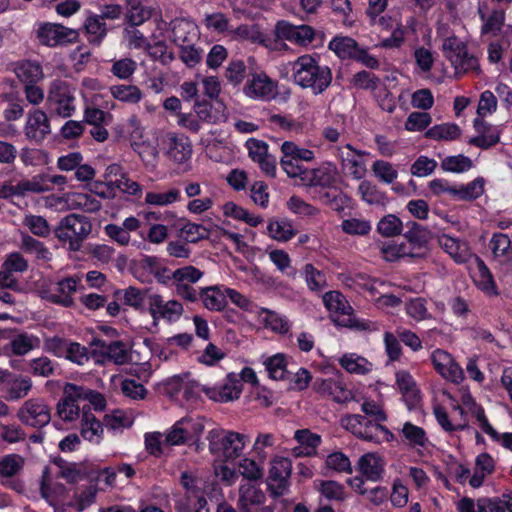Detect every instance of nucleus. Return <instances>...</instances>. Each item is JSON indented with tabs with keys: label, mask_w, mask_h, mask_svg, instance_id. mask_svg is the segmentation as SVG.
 Listing matches in <instances>:
<instances>
[{
	"label": "nucleus",
	"mask_w": 512,
	"mask_h": 512,
	"mask_svg": "<svg viewBox=\"0 0 512 512\" xmlns=\"http://www.w3.org/2000/svg\"><path fill=\"white\" fill-rule=\"evenodd\" d=\"M369 22L370 25L378 26L381 30H391V35L389 37L380 39V41L375 45L377 48L399 49L402 47L405 42V27L401 20L388 14H382L376 17L374 21Z\"/></svg>",
	"instance_id": "obj_13"
},
{
	"label": "nucleus",
	"mask_w": 512,
	"mask_h": 512,
	"mask_svg": "<svg viewBox=\"0 0 512 512\" xmlns=\"http://www.w3.org/2000/svg\"><path fill=\"white\" fill-rule=\"evenodd\" d=\"M93 344L106 348L107 357L117 365H123L129 362L130 355L126 346L121 341H112L107 343L104 339L95 337Z\"/></svg>",
	"instance_id": "obj_46"
},
{
	"label": "nucleus",
	"mask_w": 512,
	"mask_h": 512,
	"mask_svg": "<svg viewBox=\"0 0 512 512\" xmlns=\"http://www.w3.org/2000/svg\"><path fill=\"white\" fill-rule=\"evenodd\" d=\"M87 39L90 43L99 45L107 34V27L101 16L89 15L84 22Z\"/></svg>",
	"instance_id": "obj_51"
},
{
	"label": "nucleus",
	"mask_w": 512,
	"mask_h": 512,
	"mask_svg": "<svg viewBox=\"0 0 512 512\" xmlns=\"http://www.w3.org/2000/svg\"><path fill=\"white\" fill-rule=\"evenodd\" d=\"M396 383L408 408H415L420 402V393L413 377L407 371H398L396 373Z\"/></svg>",
	"instance_id": "obj_39"
},
{
	"label": "nucleus",
	"mask_w": 512,
	"mask_h": 512,
	"mask_svg": "<svg viewBox=\"0 0 512 512\" xmlns=\"http://www.w3.org/2000/svg\"><path fill=\"white\" fill-rule=\"evenodd\" d=\"M438 244L458 264L470 261L474 254L467 241L442 233L437 237Z\"/></svg>",
	"instance_id": "obj_25"
},
{
	"label": "nucleus",
	"mask_w": 512,
	"mask_h": 512,
	"mask_svg": "<svg viewBox=\"0 0 512 512\" xmlns=\"http://www.w3.org/2000/svg\"><path fill=\"white\" fill-rule=\"evenodd\" d=\"M339 363L349 373L366 374L372 370V364L366 358L355 353L343 355Z\"/></svg>",
	"instance_id": "obj_56"
},
{
	"label": "nucleus",
	"mask_w": 512,
	"mask_h": 512,
	"mask_svg": "<svg viewBox=\"0 0 512 512\" xmlns=\"http://www.w3.org/2000/svg\"><path fill=\"white\" fill-rule=\"evenodd\" d=\"M248 155L257 163L263 173L270 177L276 175V158L268 153V145L262 140L250 138L245 144Z\"/></svg>",
	"instance_id": "obj_22"
},
{
	"label": "nucleus",
	"mask_w": 512,
	"mask_h": 512,
	"mask_svg": "<svg viewBox=\"0 0 512 512\" xmlns=\"http://www.w3.org/2000/svg\"><path fill=\"white\" fill-rule=\"evenodd\" d=\"M274 35L279 40L307 47L315 39L316 32L313 27L306 24L294 25L287 20H279L274 26Z\"/></svg>",
	"instance_id": "obj_11"
},
{
	"label": "nucleus",
	"mask_w": 512,
	"mask_h": 512,
	"mask_svg": "<svg viewBox=\"0 0 512 512\" xmlns=\"http://www.w3.org/2000/svg\"><path fill=\"white\" fill-rule=\"evenodd\" d=\"M17 417L24 425L41 428L51 420L50 409L42 398L26 400L17 412Z\"/></svg>",
	"instance_id": "obj_12"
},
{
	"label": "nucleus",
	"mask_w": 512,
	"mask_h": 512,
	"mask_svg": "<svg viewBox=\"0 0 512 512\" xmlns=\"http://www.w3.org/2000/svg\"><path fill=\"white\" fill-rule=\"evenodd\" d=\"M292 471V463L286 457H277L271 461L269 470L270 485L277 489L278 494H283L288 486V479Z\"/></svg>",
	"instance_id": "obj_31"
},
{
	"label": "nucleus",
	"mask_w": 512,
	"mask_h": 512,
	"mask_svg": "<svg viewBox=\"0 0 512 512\" xmlns=\"http://www.w3.org/2000/svg\"><path fill=\"white\" fill-rule=\"evenodd\" d=\"M485 181L482 177H478L473 181L456 187L455 197L459 200H474L484 193Z\"/></svg>",
	"instance_id": "obj_61"
},
{
	"label": "nucleus",
	"mask_w": 512,
	"mask_h": 512,
	"mask_svg": "<svg viewBox=\"0 0 512 512\" xmlns=\"http://www.w3.org/2000/svg\"><path fill=\"white\" fill-rule=\"evenodd\" d=\"M82 277L73 275L66 277L56 283L55 288L50 292L49 299L56 304H61L65 307L73 304L72 295L78 289Z\"/></svg>",
	"instance_id": "obj_30"
},
{
	"label": "nucleus",
	"mask_w": 512,
	"mask_h": 512,
	"mask_svg": "<svg viewBox=\"0 0 512 512\" xmlns=\"http://www.w3.org/2000/svg\"><path fill=\"white\" fill-rule=\"evenodd\" d=\"M493 259L500 265L512 264V243L508 235L494 233L489 241Z\"/></svg>",
	"instance_id": "obj_38"
},
{
	"label": "nucleus",
	"mask_w": 512,
	"mask_h": 512,
	"mask_svg": "<svg viewBox=\"0 0 512 512\" xmlns=\"http://www.w3.org/2000/svg\"><path fill=\"white\" fill-rule=\"evenodd\" d=\"M5 386L6 400L18 401L25 398L30 393L33 383L28 376L21 374L14 375L7 371Z\"/></svg>",
	"instance_id": "obj_33"
},
{
	"label": "nucleus",
	"mask_w": 512,
	"mask_h": 512,
	"mask_svg": "<svg viewBox=\"0 0 512 512\" xmlns=\"http://www.w3.org/2000/svg\"><path fill=\"white\" fill-rule=\"evenodd\" d=\"M109 93L115 100L128 105H137L144 97L142 90L133 84L111 85Z\"/></svg>",
	"instance_id": "obj_43"
},
{
	"label": "nucleus",
	"mask_w": 512,
	"mask_h": 512,
	"mask_svg": "<svg viewBox=\"0 0 512 512\" xmlns=\"http://www.w3.org/2000/svg\"><path fill=\"white\" fill-rule=\"evenodd\" d=\"M39 490L41 497L53 507H56L58 500L65 493V486L62 483L55 482L48 467H44L39 481Z\"/></svg>",
	"instance_id": "obj_36"
},
{
	"label": "nucleus",
	"mask_w": 512,
	"mask_h": 512,
	"mask_svg": "<svg viewBox=\"0 0 512 512\" xmlns=\"http://www.w3.org/2000/svg\"><path fill=\"white\" fill-rule=\"evenodd\" d=\"M25 137L35 143H41L50 133V121L41 109L29 111L23 127Z\"/></svg>",
	"instance_id": "obj_20"
},
{
	"label": "nucleus",
	"mask_w": 512,
	"mask_h": 512,
	"mask_svg": "<svg viewBox=\"0 0 512 512\" xmlns=\"http://www.w3.org/2000/svg\"><path fill=\"white\" fill-rule=\"evenodd\" d=\"M461 134L459 126L455 123H442L429 128L425 132V137L435 141H452Z\"/></svg>",
	"instance_id": "obj_53"
},
{
	"label": "nucleus",
	"mask_w": 512,
	"mask_h": 512,
	"mask_svg": "<svg viewBox=\"0 0 512 512\" xmlns=\"http://www.w3.org/2000/svg\"><path fill=\"white\" fill-rule=\"evenodd\" d=\"M64 205L69 210H83L94 213L101 209L102 204L93 194L83 192H68L63 195Z\"/></svg>",
	"instance_id": "obj_34"
},
{
	"label": "nucleus",
	"mask_w": 512,
	"mask_h": 512,
	"mask_svg": "<svg viewBox=\"0 0 512 512\" xmlns=\"http://www.w3.org/2000/svg\"><path fill=\"white\" fill-rule=\"evenodd\" d=\"M358 194L369 205H385L387 202L386 194L376 184L368 180H363L359 184Z\"/></svg>",
	"instance_id": "obj_55"
},
{
	"label": "nucleus",
	"mask_w": 512,
	"mask_h": 512,
	"mask_svg": "<svg viewBox=\"0 0 512 512\" xmlns=\"http://www.w3.org/2000/svg\"><path fill=\"white\" fill-rule=\"evenodd\" d=\"M113 297L118 299L123 307H129L135 311L145 310L147 291L144 289L135 286L125 289L117 288L113 291Z\"/></svg>",
	"instance_id": "obj_37"
},
{
	"label": "nucleus",
	"mask_w": 512,
	"mask_h": 512,
	"mask_svg": "<svg viewBox=\"0 0 512 512\" xmlns=\"http://www.w3.org/2000/svg\"><path fill=\"white\" fill-rule=\"evenodd\" d=\"M206 439L209 452L221 461L239 458L249 442L248 435L222 428L208 431Z\"/></svg>",
	"instance_id": "obj_2"
},
{
	"label": "nucleus",
	"mask_w": 512,
	"mask_h": 512,
	"mask_svg": "<svg viewBox=\"0 0 512 512\" xmlns=\"http://www.w3.org/2000/svg\"><path fill=\"white\" fill-rule=\"evenodd\" d=\"M294 439L299 446L294 448L297 456H312L321 444V436L309 429H300L294 433Z\"/></svg>",
	"instance_id": "obj_42"
},
{
	"label": "nucleus",
	"mask_w": 512,
	"mask_h": 512,
	"mask_svg": "<svg viewBox=\"0 0 512 512\" xmlns=\"http://www.w3.org/2000/svg\"><path fill=\"white\" fill-rule=\"evenodd\" d=\"M340 425L343 429L353 434L356 438L380 444L382 442H391L394 435L390 430L370 420L361 414H346L340 419Z\"/></svg>",
	"instance_id": "obj_3"
},
{
	"label": "nucleus",
	"mask_w": 512,
	"mask_h": 512,
	"mask_svg": "<svg viewBox=\"0 0 512 512\" xmlns=\"http://www.w3.org/2000/svg\"><path fill=\"white\" fill-rule=\"evenodd\" d=\"M369 155V152L356 149L351 144L338 146L335 149V156L340 162L342 171L355 180L365 177L367 167L364 157Z\"/></svg>",
	"instance_id": "obj_9"
},
{
	"label": "nucleus",
	"mask_w": 512,
	"mask_h": 512,
	"mask_svg": "<svg viewBox=\"0 0 512 512\" xmlns=\"http://www.w3.org/2000/svg\"><path fill=\"white\" fill-rule=\"evenodd\" d=\"M281 154L303 162H313L316 158L315 152L306 147L299 146L293 141H284L280 146Z\"/></svg>",
	"instance_id": "obj_60"
},
{
	"label": "nucleus",
	"mask_w": 512,
	"mask_h": 512,
	"mask_svg": "<svg viewBox=\"0 0 512 512\" xmlns=\"http://www.w3.org/2000/svg\"><path fill=\"white\" fill-rule=\"evenodd\" d=\"M292 82L302 89L310 90L313 95L325 92L332 83V71L321 63L316 53L303 54L288 62Z\"/></svg>",
	"instance_id": "obj_1"
},
{
	"label": "nucleus",
	"mask_w": 512,
	"mask_h": 512,
	"mask_svg": "<svg viewBox=\"0 0 512 512\" xmlns=\"http://www.w3.org/2000/svg\"><path fill=\"white\" fill-rule=\"evenodd\" d=\"M431 361L435 370L446 380L459 384L464 380L462 367L448 352L437 349L431 354Z\"/></svg>",
	"instance_id": "obj_19"
},
{
	"label": "nucleus",
	"mask_w": 512,
	"mask_h": 512,
	"mask_svg": "<svg viewBox=\"0 0 512 512\" xmlns=\"http://www.w3.org/2000/svg\"><path fill=\"white\" fill-rule=\"evenodd\" d=\"M80 434L84 440L92 444H100L104 436L103 424L90 412L82 407V417L80 421Z\"/></svg>",
	"instance_id": "obj_35"
},
{
	"label": "nucleus",
	"mask_w": 512,
	"mask_h": 512,
	"mask_svg": "<svg viewBox=\"0 0 512 512\" xmlns=\"http://www.w3.org/2000/svg\"><path fill=\"white\" fill-rule=\"evenodd\" d=\"M133 150L138 154L146 168H155L159 158V150L156 142L148 139L138 143Z\"/></svg>",
	"instance_id": "obj_57"
},
{
	"label": "nucleus",
	"mask_w": 512,
	"mask_h": 512,
	"mask_svg": "<svg viewBox=\"0 0 512 512\" xmlns=\"http://www.w3.org/2000/svg\"><path fill=\"white\" fill-rule=\"evenodd\" d=\"M229 37L236 41H249L259 43L265 47H270L266 36L260 31L257 25L243 24L237 28H232Z\"/></svg>",
	"instance_id": "obj_44"
},
{
	"label": "nucleus",
	"mask_w": 512,
	"mask_h": 512,
	"mask_svg": "<svg viewBox=\"0 0 512 512\" xmlns=\"http://www.w3.org/2000/svg\"><path fill=\"white\" fill-rule=\"evenodd\" d=\"M205 430V419L202 417L186 416L176 421L165 432V444L180 446L198 440Z\"/></svg>",
	"instance_id": "obj_7"
},
{
	"label": "nucleus",
	"mask_w": 512,
	"mask_h": 512,
	"mask_svg": "<svg viewBox=\"0 0 512 512\" xmlns=\"http://www.w3.org/2000/svg\"><path fill=\"white\" fill-rule=\"evenodd\" d=\"M156 27L159 31H165L163 35L178 47L194 43L199 35L196 23L187 18H175L169 23L159 19Z\"/></svg>",
	"instance_id": "obj_8"
},
{
	"label": "nucleus",
	"mask_w": 512,
	"mask_h": 512,
	"mask_svg": "<svg viewBox=\"0 0 512 512\" xmlns=\"http://www.w3.org/2000/svg\"><path fill=\"white\" fill-rule=\"evenodd\" d=\"M243 93L251 100L269 102L278 95V82L265 72H255L247 79Z\"/></svg>",
	"instance_id": "obj_10"
},
{
	"label": "nucleus",
	"mask_w": 512,
	"mask_h": 512,
	"mask_svg": "<svg viewBox=\"0 0 512 512\" xmlns=\"http://www.w3.org/2000/svg\"><path fill=\"white\" fill-rule=\"evenodd\" d=\"M92 231L91 221L80 214H69L62 218L55 229L56 238L69 250H80L83 241Z\"/></svg>",
	"instance_id": "obj_4"
},
{
	"label": "nucleus",
	"mask_w": 512,
	"mask_h": 512,
	"mask_svg": "<svg viewBox=\"0 0 512 512\" xmlns=\"http://www.w3.org/2000/svg\"><path fill=\"white\" fill-rule=\"evenodd\" d=\"M313 389L322 397L343 404L354 400L352 391L340 377L316 379Z\"/></svg>",
	"instance_id": "obj_16"
},
{
	"label": "nucleus",
	"mask_w": 512,
	"mask_h": 512,
	"mask_svg": "<svg viewBox=\"0 0 512 512\" xmlns=\"http://www.w3.org/2000/svg\"><path fill=\"white\" fill-rule=\"evenodd\" d=\"M17 78L26 84L37 83L43 78L42 67L33 61H22L15 67Z\"/></svg>",
	"instance_id": "obj_52"
},
{
	"label": "nucleus",
	"mask_w": 512,
	"mask_h": 512,
	"mask_svg": "<svg viewBox=\"0 0 512 512\" xmlns=\"http://www.w3.org/2000/svg\"><path fill=\"white\" fill-rule=\"evenodd\" d=\"M22 225L27 228L31 234L40 238H46L51 233L50 224L40 215L26 214L23 217Z\"/></svg>",
	"instance_id": "obj_59"
},
{
	"label": "nucleus",
	"mask_w": 512,
	"mask_h": 512,
	"mask_svg": "<svg viewBox=\"0 0 512 512\" xmlns=\"http://www.w3.org/2000/svg\"><path fill=\"white\" fill-rule=\"evenodd\" d=\"M443 54L457 74L480 72L478 59L469 53L467 45L456 36L447 37L442 44Z\"/></svg>",
	"instance_id": "obj_6"
},
{
	"label": "nucleus",
	"mask_w": 512,
	"mask_h": 512,
	"mask_svg": "<svg viewBox=\"0 0 512 512\" xmlns=\"http://www.w3.org/2000/svg\"><path fill=\"white\" fill-rule=\"evenodd\" d=\"M242 389L243 385L235 373H229L219 385L213 387L203 386V392L206 396L220 403L237 400L242 393Z\"/></svg>",
	"instance_id": "obj_17"
},
{
	"label": "nucleus",
	"mask_w": 512,
	"mask_h": 512,
	"mask_svg": "<svg viewBox=\"0 0 512 512\" xmlns=\"http://www.w3.org/2000/svg\"><path fill=\"white\" fill-rule=\"evenodd\" d=\"M328 47L341 59H348L355 56L358 50L357 42L348 36L334 37L329 42Z\"/></svg>",
	"instance_id": "obj_54"
},
{
	"label": "nucleus",
	"mask_w": 512,
	"mask_h": 512,
	"mask_svg": "<svg viewBox=\"0 0 512 512\" xmlns=\"http://www.w3.org/2000/svg\"><path fill=\"white\" fill-rule=\"evenodd\" d=\"M25 465V459L19 454H8L0 459V479L2 484L8 485L10 488L21 491L22 483L12 481L11 479L18 475Z\"/></svg>",
	"instance_id": "obj_26"
},
{
	"label": "nucleus",
	"mask_w": 512,
	"mask_h": 512,
	"mask_svg": "<svg viewBox=\"0 0 512 512\" xmlns=\"http://www.w3.org/2000/svg\"><path fill=\"white\" fill-rule=\"evenodd\" d=\"M20 248L25 253L34 255L37 260L48 262L52 259V253L48 247L28 233H21Z\"/></svg>",
	"instance_id": "obj_49"
},
{
	"label": "nucleus",
	"mask_w": 512,
	"mask_h": 512,
	"mask_svg": "<svg viewBox=\"0 0 512 512\" xmlns=\"http://www.w3.org/2000/svg\"><path fill=\"white\" fill-rule=\"evenodd\" d=\"M181 201V192L177 188L167 191H148L144 203L149 206L164 207Z\"/></svg>",
	"instance_id": "obj_50"
},
{
	"label": "nucleus",
	"mask_w": 512,
	"mask_h": 512,
	"mask_svg": "<svg viewBox=\"0 0 512 512\" xmlns=\"http://www.w3.org/2000/svg\"><path fill=\"white\" fill-rule=\"evenodd\" d=\"M76 384L67 383L63 388V398L57 405V414L65 422H74L80 417V399Z\"/></svg>",
	"instance_id": "obj_23"
},
{
	"label": "nucleus",
	"mask_w": 512,
	"mask_h": 512,
	"mask_svg": "<svg viewBox=\"0 0 512 512\" xmlns=\"http://www.w3.org/2000/svg\"><path fill=\"white\" fill-rule=\"evenodd\" d=\"M224 291L226 301L228 302L229 300L241 310L254 314L261 320H281L276 311L257 306L239 291L227 286H225Z\"/></svg>",
	"instance_id": "obj_24"
},
{
	"label": "nucleus",
	"mask_w": 512,
	"mask_h": 512,
	"mask_svg": "<svg viewBox=\"0 0 512 512\" xmlns=\"http://www.w3.org/2000/svg\"><path fill=\"white\" fill-rule=\"evenodd\" d=\"M473 126L477 135L468 140L470 145L481 149H488L500 141V130L498 127L493 126L480 118L474 119Z\"/></svg>",
	"instance_id": "obj_27"
},
{
	"label": "nucleus",
	"mask_w": 512,
	"mask_h": 512,
	"mask_svg": "<svg viewBox=\"0 0 512 512\" xmlns=\"http://www.w3.org/2000/svg\"><path fill=\"white\" fill-rule=\"evenodd\" d=\"M325 308L338 316H352L354 309L347 298L337 290L328 291L322 295Z\"/></svg>",
	"instance_id": "obj_41"
},
{
	"label": "nucleus",
	"mask_w": 512,
	"mask_h": 512,
	"mask_svg": "<svg viewBox=\"0 0 512 512\" xmlns=\"http://www.w3.org/2000/svg\"><path fill=\"white\" fill-rule=\"evenodd\" d=\"M339 179V170L332 161H323L317 167L308 168L304 186L331 188Z\"/></svg>",
	"instance_id": "obj_18"
},
{
	"label": "nucleus",
	"mask_w": 512,
	"mask_h": 512,
	"mask_svg": "<svg viewBox=\"0 0 512 512\" xmlns=\"http://www.w3.org/2000/svg\"><path fill=\"white\" fill-rule=\"evenodd\" d=\"M204 25L208 30L226 36L230 35L232 29L229 18L221 12L206 14Z\"/></svg>",
	"instance_id": "obj_62"
},
{
	"label": "nucleus",
	"mask_w": 512,
	"mask_h": 512,
	"mask_svg": "<svg viewBox=\"0 0 512 512\" xmlns=\"http://www.w3.org/2000/svg\"><path fill=\"white\" fill-rule=\"evenodd\" d=\"M47 106L52 114L69 118L77 109L76 90L68 82L56 79L50 84Z\"/></svg>",
	"instance_id": "obj_5"
},
{
	"label": "nucleus",
	"mask_w": 512,
	"mask_h": 512,
	"mask_svg": "<svg viewBox=\"0 0 512 512\" xmlns=\"http://www.w3.org/2000/svg\"><path fill=\"white\" fill-rule=\"evenodd\" d=\"M374 176L384 184H392L398 177L395 166L385 160H376L371 167Z\"/></svg>",
	"instance_id": "obj_64"
},
{
	"label": "nucleus",
	"mask_w": 512,
	"mask_h": 512,
	"mask_svg": "<svg viewBox=\"0 0 512 512\" xmlns=\"http://www.w3.org/2000/svg\"><path fill=\"white\" fill-rule=\"evenodd\" d=\"M19 157L24 166H44L50 162L49 154L37 148H22Z\"/></svg>",
	"instance_id": "obj_63"
},
{
	"label": "nucleus",
	"mask_w": 512,
	"mask_h": 512,
	"mask_svg": "<svg viewBox=\"0 0 512 512\" xmlns=\"http://www.w3.org/2000/svg\"><path fill=\"white\" fill-rule=\"evenodd\" d=\"M225 285H213L201 288L199 298L203 305L211 311H222L227 306Z\"/></svg>",
	"instance_id": "obj_40"
},
{
	"label": "nucleus",
	"mask_w": 512,
	"mask_h": 512,
	"mask_svg": "<svg viewBox=\"0 0 512 512\" xmlns=\"http://www.w3.org/2000/svg\"><path fill=\"white\" fill-rule=\"evenodd\" d=\"M267 233L276 241L287 242L296 235V230L288 219H271L267 224Z\"/></svg>",
	"instance_id": "obj_48"
},
{
	"label": "nucleus",
	"mask_w": 512,
	"mask_h": 512,
	"mask_svg": "<svg viewBox=\"0 0 512 512\" xmlns=\"http://www.w3.org/2000/svg\"><path fill=\"white\" fill-rule=\"evenodd\" d=\"M301 276L311 292L320 294L328 286L325 273L311 263L303 266Z\"/></svg>",
	"instance_id": "obj_45"
},
{
	"label": "nucleus",
	"mask_w": 512,
	"mask_h": 512,
	"mask_svg": "<svg viewBox=\"0 0 512 512\" xmlns=\"http://www.w3.org/2000/svg\"><path fill=\"white\" fill-rule=\"evenodd\" d=\"M314 488L320 495L330 501H344L347 493L344 485L335 480H315Z\"/></svg>",
	"instance_id": "obj_47"
},
{
	"label": "nucleus",
	"mask_w": 512,
	"mask_h": 512,
	"mask_svg": "<svg viewBox=\"0 0 512 512\" xmlns=\"http://www.w3.org/2000/svg\"><path fill=\"white\" fill-rule=\"evenodd\" d=\"M148 303L150 314L154 320L178 319L184 312L181 302L175 299L165 300L160 294L149 295Z\"/></svg>",
	"instance_id": "obj_21"
},
{
	"label": "nucleus",
	"mask_w": 512,
	"mask_h": 512,
	"mask_svg": "<svg viewBox=\"0 0 512 512\" xmlns=\"http://www.w3.org/2000/svg\"><path fill=\"white\" fill-rule=\"evenodd\" d=\"M263 365L268 375L273 380H283L288 375L287 361L284 354L278 353L271 357H267L263 361Z\"/></svg>",
	"instance_id": "obj_58"
},
{
	"label": "nucleus",
	"mask_w": 512,
	"mask_h": 512,
	"mask_svg": "<svg viewBox=\"0 0 512 512\" xmlns=\"http://www.w3.org/2000/svg\"><path fill=\"white\" fill-rule=\"evenodd\" d=\"M36 34L39 42L49 47L73 43L78 38L76 30L54 23L39 24Z\"/></svg>",
	"instance_id": "obj_15"
},
{
	"label": "nucleus",
	"mask_w": 512,
	"mask_h": 512,
	"mask_svg": "<svg viewBox=\"0 0 512 512\" xmlns=\"http://www.w3.org/2000/svg\"><path fill=\"white\" fill-rule=\"evenodd\" d=\"M357 469L367 480L378 482L383 479L385 461L377 453L369 452L359 458Z\"/></svg>",
	"instance_id": "obj_29"
},
{
	"label": "nucleus",
	"mask_w": 512,
	"mask_h": 512,
	"mask_svg": "<svg viewBox=\"0 0 512 512\" xmlns=\"http://www.w3.org/2000/svg\"><path fill=\"white\" fill-rule=\"evenodd\" d=\"M434 416L438 424L446 432L460 431L468 427V420L460 406L453 407V415L451 417L443 407L436 406L434 407Z\"/></svg>",
	"instance_id": "obj_32"
},
{
	"label": "nucleus",
	"mask_w": 512,
	"mask_h": 512,
	"mask_svg": "<svg viewBox=\"0 0 512 512\" xmlns=\"http://www.w3.org/2000/svg\"><path fill=\"white\" fill-rule=\"evenodd\" d=\"M266 496L255 484L244 483L239 488L238 508L241 512H253L262 509Z\"/></svg>",
	"instance_id": "obj_28"
},
{
	"label": "nucleus",
	"mask_w": 512,
	"mask_h": 512,
	"mask_svg": "<svg viewBox=\"0 0 512 512\" xmlns=\"http://www.w3.org/2000/svg\"><path fill=\"white\" fill-rule=\"evenodd\" d=\"M193 149L191 141L185 135L168 133L166 136V155L182 171L190 170Z\"/></svg>",
	"instance_id": "obj_14"
}]
</instances>
